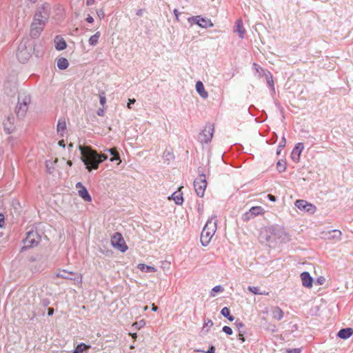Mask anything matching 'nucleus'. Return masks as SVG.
I'll use <instances>...</instances> for the list:
<instances>
[{
  "mask_svg": "<svg viewBox=\"0 0 353 353\" xmlns=\"http://www.w3.org/2000/svg\"><path fill=\"white\" fill-rule=\"evenodd\" d=\"M69 65L68 61L63 57H60L57 60V67L60 70H65Z\"/></svg>",
  "mask_w": 353,
  "mask_h": 353,
  "instance_id": "nucleus-25",
  "label": "nucleus"
},
{
  "mask_svg": "<svg viewBox=\"0 0 353 353\" xmlns=\"http://www.w3.org/2000/svg\"><path fill=\"white\" fill-rule=\"evenodd\" d=\"M213 325V322L210 319H208L205 321V323L203 327V331L205 330V328H208V327H212ZM208 331V329H206V332Z\"/></svg>",
  "mask_w": 353,
  "mask_h": 353,
  "instance_id": "nucleus-36",
  "label": "nucleus"
},
{
  "mask_svg": "<svg viewBox=\"0 0 353 353\" xmlns=\"http://www.w3.org/2000/svg\"><path fill=\"white\" fill-rule=\"evenodd\" d=\"M111 243L114 248L119 250L122 252H125L128 249L122 235L119 232H116L112 236Z\"/></svg>",
  "mask_w": 353,
  "mask_h": 353,
  "instance_id": "nucleus-8",
  "label": "nucleus"
},
{
  "mask_svg": "<svg viewBox=\"0 0 353 353\" xmlns=\"http://www.w3.org/2000/svg\"><path fill=\"white\" fill-rule=\"evenodd\" d=\"M3 89L8 95L12 94L16 90V83L14 81H8L5 82Z\"/></svg>",
  "mask_w": 353,
  "mask_h": 353,
  "instance_id": "nucleus-16",
  "label": "nucleus"
},
{
  "mask_svg": "<svg viewBox=\"0 0 353 353\" xmlns=\"http://www.w3.org/2000/svg\"><path fill=\"white\" fill-rule=\"evenodd\" d=\"M106 102V98L104 95H100V103L103 105Z\"/></svg>",
  "mask_w": 353,
  "mask_h": 353,
  "instance_id": "nucleus-43",
  "label": "nucleus"
},
{
  "mask_svg": "<svg viewBox=\"0 0 353 353\" xmlns=\"http://www.w3.org/2000/svg\"><path fill=\"white\" fill-rule=\"evenodd\" d=\"M266 231L272 235L274 239L280 240L281 242L286 243L290 241V236L285 232L283 228L278 225H272L268 228Z\"/></svg>",
  "mask_w": 353,
  "mask_h": 353,
  "instance_id": "nucleus-5",
  "label": "nucleus"
},
{
  "mask_svg": "<svg viewBox=\"0 0 353 353\" xmlns=\"http://www.w3.org/2000/svg\"><path fill=\"white\" fill-rule=\"evenodd\" d=\"M66 129V123L64 119H59L57 123V132L59 133L61 136L64 131Z\"/></svg>",
  "mask_w": 353,
  "mask_h": 353,
  "instance_id": "nucleus-26",
  "label": "nucleus"
},
{
  "mask_svg": "<svg viewBox=\"0 0 353 353\" xmlns=\"http://www.w3.org/2000/svg\"><path fill=\"white\" fill-rule=\"evenodd\" d=\"M135 102H136V100L134 99H129L128 103L127 105L128 108L131 109L132 108L131 105L134 104Z\"/></svg>",
  "mask_w": 353,
  "mask_h": 353,
  "instance_id": "nucleus-42",
  "label": "nucleus"
},
{
  "mask_svg": "<svg viewBox=\"0 0 353 353\" xmlns=\"http://www.w3.org/2000/svg\"><path fill=\"white\" fill-rule=\"evenodd\" d=\"M283 310L279 307H274L272 310V318L277 321L281 320L283 317Z\"/></svg>",
  "mask_w": 353,
  "mask_h": 353,
  "instance_id": "nucleus-21",
  "label": "nucleus"
},
{
  "mask_svg": "<svg viewBox=\"0 0 353 353\" xmlns=\"http://www.w3.org/2000/svg\"><path fill=\"white\" fill-rule=\"evenodd\" d=\"M18 101L28 108L31 102L30 95L26 92H20L18 95Z\"/></svg>",
  "mask_w": 353,
  "mask_h": 353,
  "instance_id": "nucleus-15",
  "label": "nucleus"
},
{
  "mask_svg": "<svg viewBox=\"0 0 353 353\" xmlns=\"http://www.w3.org/2000/svg\"><path fill=\"white\" fill-rule=\"evenodd\" d=\"M11 119H11V118H10V117H8V121L10 123H11Z\"/></svg>",
  "mask_w": 353,
  "mask_h": 353,
  "instance_id": "nucleus-64",
  "label": "nucleus"
},
{
  "mask_svg": "<svg viewBox=\"0 0 353 353\" xmlns=\"http://www.w3.org/2000/svg\"><path fill=\"white\" fill-rule=\"evenodd\" d=\"M268 197L272 201H276V197L274 195L268 194Z\"/></svg>",
  "mask_w": 353,
  "mask_h": 353,
  "instance_id": "nucleus-52",
  "label": "nucleus"
},
{
  "mask_svg": "<svg viewBox=\"0 0 353 353\" xmlns=\"http://www.w3.org/2000/svg\"><path fill=\"white\" fill-rule=\"evenodd\" d=\"M300 352H301V350L298 349V348L290 349V350H288V353H300Z\"/></svg>",
  "mask_w": 353,
  "mask_h": 353,
  "instance_id": "nucleus-45",
  "label": "nucleus"
},
{
  "mask_svg": "<svg viewBox=\"0 0 353 353\" xmlns=\"http://www.w3.org/2000/svg\"><path fill=\"white\" fill-rule=\"evenodd\" d=\"M223 332H224L228 335H231L232 334V330L229 326H224L223 327Z\"/></svg>",
  "mask_w": 353,
  "mask_h": 353,
  "instance_id": "nucleus-39",
  "label": "nucleus"
},
{
  "mask_svg": "<svg viewBox=\"0 0 353 353\" xmlns=\"http://www.w3.org/2000/svg\"><path fill=\"white\" fill-rule=\"evenodd\" d=\"M97 14L100 19L104 18L105 17L104 11L102 9L97 10Z\"/></svg>",
  "mask_w": 353,
  "mask_h": 353,
  "instance_id": "nucleus-41",
  "label": "nucleus"
},
{
  "mask_svg": "<svg viewBox=\"0 0 353 353\" xmlns=\"http://www.w3.org/2000/svg\"><path fill=\"white\" fill-rule=\"evenodd\" d=\"M28 42V39H23L18 46L17 57L21 63L27 61L31 56L32 48Z\"/></svg>",
  "mask_w": 353,
  "mask_h": 353,
  "instance_id": "nucleus-4",
  "label": "nucleus"
},
{
  "mask_svg": "<svg viewBox=\"0 0 353 353\" xmlns=\"http://www.w3.org/2000/svg\"><path fill=\"white\" fill-rule=\"evenodd\" d=\"M3 223H4V216L2 214H0V228L2 227Z\"/></svg>",
  "mask_w": 353,
  "mask_h": 353,
  "instance_id": "nucleus-48",
  "label": "nucleus"
},
{
  "mask_svg": "<svg viewBox=\"0 0 353 353\" xmlns=\"http://www.w3.org/2000/svg\"><path fill=\"white\" fill-rule=\"evenodd\" d=\"M301 154V152H297L293 149L292 154H291V157H292V160L295 162H299V159H300Z\"/></svg>",
  "mask_w": 353,
  "mask_h": 353,
  "instance_id": "nucleus-33",
  "label": "nucleus"
},
{
  "mask_svg": "<svg viewBox=\"0 0 353 353\" xmlns=\"http://www.w3.org/2000/svg\"><path fill=\"white\" fill-rule=\"evenodd\" d=\"M266 241L267 242H271L272 241V236H267Z\"/></svg>",
  "mask_w": 353,
  "mask_h": 353,
  "instance_id": "nucleus-61",
  "label": "nucleus"
},
{
  "mask_svg": "<svg viewBox=\"0 0 353 353\" xmlns=\"http://www.w3.org/2000/svg\"><path fill=\"white\" fill-rule=\"evenodd\" d=\"M64 143V141H63V140H62V141H60L59 142V144L60 145H61V146H63V147H64V146H65V145H64V143Z\"/></svg>",
  "mask_w": 353,
  "mask_h": 353,
  "instance_id": "nucleus-62",
  "label": "nucleus"
},
{
  "mask_svg": "<svg viewBox=\"0 0 353 353\" xmlns=\"http://www.w3.org/2000/svg\"><path fill=\"white\" fill-rule=\"evenodd\" d=\"M152 311H154V312L157 311V310H158L157 306H156L154 304H152Z\"/></svg>",
  "mask_w": 353,
  "mask_h": 353,
  "instance_id": "nucleus-60",
  "label": "nucleus"
},
{
  "mask_svg": "<svg viewBox=\"0 0 353 353\" xmlns=\"http://www.w3.org/2000/svg\"><path fill=\"white\" fill-rule=\"evenodd\" d=\"M303 148H304L303 143H298L295 145V147L294 148V150L301 153L303 150Z\"/></svg>",
  "mask_w": 353,
  "mask_h": 353,
  "instance_id": "nucleus-37",
  "label": "nucleus"
},
{
  "mask_svg": "<svg viewBox=\"0 0 353 353\" xmlns=\"http://www.w3.org/2000/svg\"><path fill=\"white\" fill-rule=\"evenodd\" d=\"M50 6L47 3L38 8L31 25L30 36L32 38L38 37L43 31L45 23L50 17Z\"/></svg>",
  "mask_w": 353,
  "mask_h": 353,
  "instance_id": "nucleus-2",
  "label": "nucleus"
},
{
  "mask_svg": "<svg viewBox=\"0 0 353 353\" xmlns=\"http://www.w3.org/2000/svg\"><path fill=\"white\" fill-rule=\"evenodd\" d=\"M82 187H84L82 183L81 182H78L77 184H76V188H79V189H81Z\"/></svg>",
  "mask_w": 353,
  "mask_h": 353,
  "instance_id": "nucleus-56",
  "label": "nucleus"
},
{
  "mask_svg": "<svg viewBox=\"0 0 353 353\" xmlns=\"http://www.w3.org/2000/svg\"><path fill=\"white\" fill-rule=\"evenodd\" d=\"M143 10L140 9V10H138L137 12V15L138 16H142L143 14Z\"/></svg>",
  "mask_w": 353,
  "mask_h": 353,
  "instance_id": "nucleus-57",
  "label": "nucleus"
},
{
  "mask_svg": "<svg viewBox=\"0 0 353 353\" xmlns=\"http://www.w3.org/2000/svg\"><path fill=\"white\" fill-rule=\"evenodd\" d=\"M173 200L175 201V203L177 205H181L183 203V196L182 194L178 192H174L172 195Z\"/></svg>",
  "mask_w": 353,
  "mask_h": 353,
  "instance_id": "nucleus-31",
  "label": "nucleus"
},
{
  "mask_svg": "<svg viewBox=\"0 0 353 353\" xmlns=\"http://www.w3.org/2000/svg\"><path fill=\"white\" fill-rule=\"evenodd\" d=\"M90 348V345H85L83 343L79 344L72 353H83L84 350Z\"/></svg>",
  "mask_w": 353,
  "mask_h": 353,
  "instance_id": "nucleus-29",
  "label": "nucleus"
},
{
  "mask_svg": "<svg viewBox=\"0 0 353 353\" xmlns=\"http://www.w3.org/2000/svg\"><path fill=\"white\" fill-rule=\"evenodd\" d=\"M79 196H81L85 201H91L92 198L90 195L88 190L85 187H82L81 189H79L78 191Z\"/></svg>",
  "mask_w": 353,
  "mask_h": 353,
  "instance_id": "nucleus-23",
  "label": "nucleus"
},
{
  "mask_svg": "<svg viewBox=\"0 0 353 353\" xmlns=\"http://www.w3.org/2000/svg\"><path fill=\"white\" fill-rule=\"evenodd\" d=\"M192 20L201 28H207L213 26V23L210 19L200 16L192 17Z\"/></svg>",
  "mask_w": 353,
  "mask_h": 353,
  "instance_id": "nucleus-12",
  "label": "nucleus"
},
{
  "mask_svg": "<svg viewBox=\"0 0 353 353\" xmlns=\"http://www.w3.org/2000/svg\"><path fill=\"white\" fill-rule=\"evenodd\" d=\"M4 129L8 134H10L12 131L11 128L7 127V123H4Z\"/></svg>",
  "mask_w": 353,
  "mask_h": 353,
  "instance_id": "nucleus-46",
  "label": "nucleus"
},
{
  "mask_svg": "<svg viewBox=\"0 0 353 353\" xmlns=\"http://www.w3.org/2000/svg\"><path fill=\"white\" fill-rule=\"evenodd\" d=\"M332 232L334 234L332 238L339 239L341 236V232L339 230H334Z\"/></svg>",
  "mask_w": 353,
  "mask_h": 353,
  "instance_id": "nucleus-40",
  "label": "nucleus"
},
{
  "mask_svg": "<svg viewBox=\"0 0 353 353\" xmlns=\"http://www.w3.org/2000/svg\"><path fill=\"white\" fill-rule=\"evenodd\" d=\"M302 284L306 288H311L312 286L313 279L307 272H303L301 274Z\"/></svg>",
  "mask_w": 353,
  "mask_h": 353,
  "instance_id": "nucleus-14",
  "label": "nucleus"
},
{
  "mask_svg": "<svg viewBox=\"0 0 353 353\" xmlns=\"http://www.w3.org/2000/svg\"><path fill=\"white\" fill-rule=\"evenodd\" d=\"M214 132V127L212 124L205 125L202 132L199 134L198 139L201 143H208L211 141Z\"/></svg>",
  "mask_w": 353,
  "mask_h": 353,
  "instance_id": "nucleus-9",
  "label": "nucleus"
},
{
  "mask_svg": "<svg viewBox=\"0 0 353 353\" xmlns=\"http://www.w3.org/2000/svg\"><path fill=\"white\" fill-rule=\"evenodd\" d=\"M325 281V279L323 277H320L317 279V282L319 285H322L323 283V281Z\"/></svg>",
  "mask_w": 353,
  "mask_h": 353,
  "instance_id": "nucleus-53",
  "label": "nucleus"
},
{
  "mask_svg": "<svg viewBox=\"0 0 353 353\" xmlns=\"http://www.w3.org/2000/svg\"><path fill=\"white\" fill-rule=\"evenodd\" d=\"M85 20L88 23H92L94 21L93 17L90 15H88Z\"/></svg>",
  "mask_w": 353,
  "mask_h": 353,
  "instance_id": "nucleus-50",
  "label": "nucleus"
},
{
  "mask_svg": "<svg viewBox=\"0 0 353 353\" xmlns=\"http://www.w3.org/2000/svg\"><path fill=\"white\" fill-rule=\"evenodd\" d=\"M69 165H72V162L70 161H68V163H67Z\"/></svg>",
  "mask_w": 353,
  "mask_h": 353,
  "instance_id": "nucleus-63",
  "label": "nucleus"
},
{
  "mask_svg": "<svg viewBox=\"0 0 353 353\" xmlns=\"http://www.w3.org/2000/svg\"><path fill=\"white\" fill-rule=\"evenodd\" d=\"M216 230V220L214 219V217H211L208 220L201 234V243L202 245L207 246L210 243Z\"/></svg>",
  "mask_w": 353,
  "mask_h": 353,
  "instance_id": "nucleus-3",
  "label": "nucleus"
},
{
  "mask_svg": "<svg viewBox=\"0 0 353 353\" xmlns=\"http://www.w3.org/2000/svg\"><path fill=\"white\" fill-rule=\"evenodd\" d=\"M79 150L81 160L89 171L92 169H98L99 164L108 159V155L105 153L99 154L90 146L79 145Z\"/></svg>",
  "mask_w": 353,
  "mask_h": 353,
  "instance_id": "nucleus-1",
  "label": "nucleus"
},
{
  "mask_svg": "<svg viewBox=\"0 0 353 353\" xmlns=\"http://www.w3.org/2000/svg\"><path fill=\"white\" fill-rule=\"evenodd\" d=\"M282 142H283V144L279 145L280 148H283L285 145L286 140L284 137L282 138Z\"/></svg>",
  "mask_w": 353,
  "mask_h": 353,
  "instance_id": "nucleus-55",
  "label": "nucleus"
},
{
  "mask_svg": "<svg viewBox=\"0 0 353 353\" xmlns=\"http://www.w3.org/2000/svg\"><path fill=\"white\" fill-rule=\"evenodd\" d=\"M174 14L176 18L178 19L179 15V12L176 9L174 10Z\"/></svg>",
  "mask_w": 353,
  "mask_h": 353,
  "instance_id": "nucleus-58",
  "label": "nucleus"
},
{
  "mask_svg": "<svg viewBox=\"0 0 353 353\" xmlns=\"http://www.w3.org/2000/svg\"><path fill=\"white\" fill-rule=\"evenodd\" d=\"M238 339L239 341H241V342H244L245 341V339L243 337V333L239 330V335H238Z\"/></svg>",
  "mask_w": 353,
  "mask_h": 353,
  "instance_id": "nucleus-44",
  "label": "nucleus"
},
{
  "mask_svg": "<svg viewBox=\"0 0 353 353\" xmlns=\"http://www.w3.org/2000/svg\"><path fill=\"white\" fill-rule=\"evenodd\" d=\"M55 48L58 50H64L67 45L65 41L60 36H57L54 39Z\"/></svg>",
  "mask_w": 353,
  "mask_h": 353,
  "instance_id": "nucleus-19",
  "label": "nucleus"
},
{
  "mask_svg": "<svg viewBox=\"0 0 353 353\" xmlns=\"http://www.w3.org/2000/svg\"><path fill=\"white\" fill-rule=\"evenodd\" d=\"M295 205L299 210L313 214L316 211V207L305 200H297Z\"/></svg>",
  "mask_w": 353,
  "mask_h": 353,
  "instance_id": "nucleus-10",
  "label": "nucleus"
},
{
  "mask_svg": "<svg viewBox=\"0 0 353 353\" xmlns=\"http://www.w3.org/2000/svg\"><path fill=\"white\" fill-rule=\"evenodd\" d=\"M248 290L254 294H262L263 293L259 291V288L254 286H249Z\"/></svg>",
  "mask_w": 353,
  "mask_h": 353,
  "instance_id": "nucleus-35",
  "label": "nucleus"
},
{
  "mask_svg": "<svg viewBox=\"0 0 353 353\" xmlns=\"http://www.w3.org/2000/svg\"><path fill=\"white\" fill-rule=\"evenodd\" d=\"M196 90L202 98L206 99L208 97V92L205 90L204 85L201 81H199L196 83Z\"/></svg>",
  "mask_w": 353,
  "mask_h": 353,
  "instance_id": "nucleus-20",
  "label": "nucleus"
},
{
  "mask_svg": "<svg viewBox=\"0 0 353 353\" xmlns=\"http://www.w3.org/2000/svg\"><path fill=\"white\" fill-rule=\"evenodd\" d=\"M194 186L196 194L202 197L204 195V192L207 186V181L205 179V175L202 174H200L194 181Z\"/></svg>",
  "mask_w": 353,
  "mask_h": 353,
  "instance_id": "nucleus-7",
  "label": "nucleus"
},
{
  "mask_svg": "<svg viewBox=\"0 0 353 353\" xmlns=\"http://www.w3.org/2000/svg\"><path fill=\"white\" fill-rule=\"evenodd\" d=\"M28 108L18 101L17 105L15 108V113L19 119H23L28 111Z\"/></svg>",
  "mask_w": 353,
  "mask_h": 353,
  "instance_id": "nucleus-13",
  "label": "nucleus"
},
{
  "mask_svg": "<svg viewBox=\"0 0 353 353\" xmlns=\"http://www.w3.org/2000/svg\"><path fill=\"white\" fill-rule=\"evenodd\" d=\"M267 83H268V85L271 88V89L273 91H274V81H273V79H272V76L267 78Z\"/></svg>",
  "mask_w": 353,
  "mask_h": 353,
  "instance_id": "nucleus-38",
  "label": "nucleus"
},
{
  "mask_svg": "<svg viewBox=\"0 0 353 353\" xmlns=\"http://www.w3.org/2000/svg\"><path fill=\"white\" fill-rule=\"evenodd\" d=\"M139 269L144 272H154L156 269L154 267L149 266L145 264H139Z\"/></svg>",
  "mask_w": 353,
  "mask_h": 353,
  "instance_id": "nucleus-30",
  "label": "nucleus"
},
{
  "mask_svg": "<svg viewBox=\"0 0 353 353\" xmlns=\"http://www.w3.org/2000/svg\"><path fill=\"white\" fill-rule=\"evenodd\" d=\"M353 334V330L352 328H343L339 330L337 336L343 339H347Z\"/></svg>",
  "mask_w": 353,
  "mask_h": 353,
  "instance_id": "nucleus-18",
  "label": "nucleus"
},
{
  "mask_svg": "<svg viewBox=\"0 0 353 353\" xmlns=\"http://www.w3.org/2000/svg\"><path fill=\"white\" fill-rule=\"evenodd\" d=\"M104 152H109L110 154L112 156V157L110 159V161H116V160H119V161H121L119 154L117 152L116 148H107V149L104 150Z\"/></svg>",
  "mask_w": 353,
  "mask_h": 353,
  "instance_id": "nucleus-22",
  "label": "nucleus"
},
{
  "mask_svg": "<svg viewBox=\"0 0 353 353\" xmlns=\"http://www.w3.org/2000/svg\"><path fill=\"white\" fill-rule=\"evenodd\" d=\"M223 290L224 289L223 287H221V285H216L212 289L210 296L214 297L216 296V293L222 292H223Z\"/></svg>",
  "mask_w": 353,
  "mask_h": 353,
  "instance_id": "nucleus-32",
  "label": "nucleus"
},
{
  "mask_svg": "<svg viewBox=\"0 0 353 353\" xmlns=\"http://www.w3.org/2000/svg\"><path fill=\"white\" fill-rule=\"evenodd\" d=\"M100 37H101L100 32H97L94 34L92 35L90 37V39L88 40L89 44L90 46H95L98 43Z\"/></svg>",
  "mask_w": 353,
  "mask_h": 353,
  "instance_id": "nucleus-27",
  "label": "nucleus"
},
{
  "mask_svg": "<svg viewBox=\"0 0 353 353\" xmlns=\"http://www.w3.org/2000/svg\"><path fill=\"white\" fill-rule=\"evenodd\" d=\"M57 276L70 280L76 279L75 274L73 272H69L65 270H63L62 272L58 273Z\"/></svg>",
  "mask_w": 353,
  "mask_h": 353,
  "instance_id": "nucleus-24",
  "label": "nucleus"
},
{
  "mask_svg": "<svg viewBox=\"0 0 353 353\" xmlns=\"http://www.w3.org/2000/svg\"><path fill=\"white\" fill-rule=\"evenodd\" d=\"M94 3V0H86V5L90 6Z\"/></svg>",
  "mask_w": 353,
  "mask_h": 353,
  "instance_id": "nucleus-54",
  "label": "nucleus"
},
{
  "mask_svg": "<svg viewBox=\"0 0 353 353\" xmlns=\"http://www.w3.org/2000/svg\"><path fill=\"white\" fill-rule=\"evenodd\" d=\"M53 313H54V309H53V308H52V307H49V308L48 309V314L49 316H51V315H52V314H53Z\"/></svg>",
  "mask_w": 353,
  "mask_h": 353,
  "instance_id": "nucleus-51",
  "label": "nucleus"
},
{
  "mask_svg": "<svg viewBox=\"0 0 353 353\" xmlns=\"http://www.w3.org/2000/svg\"><path fill=\"white\" fill-rule=\"evenodd\" d=\"M97 114H98V115H99V116H103V110H101V109L98 110V111H97Z\"/></svg>",
  "mask_w": 353,
  "mask_h": 353,
  "instance_id": "nucleus-59",
  "label": "nucleus"
},
{
  "mask_svg": "<svg viewBox=\"0 0 353 353\" xmlns=\"http://www.w3.org/2000/svg\"><path fill=\"white\" fill-rule=\"evenodd\" d=\"M234 31L239 34L240 38H244L245 30L243 26V21L241 19L236 21Z\"/></svg>",
  "mask_w": 353,
  "mask_h": 353,
  "instance_id": "nucleus-17",
  "label": "nucleus"
},
{
  "mask_svg": "<svg viewBox=\"0 0 353 353\" xmlns=\"http://www.w3.org/2000/svg\"><path fill=\"white\" fill-rule=\"evenodd\" d=\"M236 325L240 330L241 328L244 327V324L241 321H236Z\"/></svg>",
  "mask_w": 353,
  "mask_h": 353,
  "instance_id": "nucleus-47",
  "label": "nucleus"
},
{
  "mask_svg": "<svg viewBox=\"0 0 353 353\" xmlns=\"http://www.w3.org/2000/svg\"><path fill=\"white\" fill-rule=\"evenodd\" d=\"M263 212L264 210L261 206L252 207L250 209L249 212L243 214V219L244 221H248L250 219L255 217L256 216L263 214Z\"/></svg>",
  "mask_w": 353,
  "mask_h": 353,
  "instance_id": "nucleus-11",
  "label": "nucleus"
},
{
  "mask_svg": "<svg viewBox=\"0 0 353 353\" xmlns=\"http://www.w3.org/2000/svg\"><path fill=\"white\" fill-rule=\"evenodd\" d=\"M221 314L227 318L229 321H233L234 320V317L230 314V310L228 307H224L222 308L221 311Z\"/></svg>",
  "mask_w": 353,
  "mask_h": 353,
  "instance_id": "nucleus-28",
  "label": "nucleus"
},
{
  "mask_svg": "<svg viewBox=\"0 0 353 353\" xmlns=\"http://www.w3.org/2000/svg\"><path fill=\"white\" fill-rule=\"evenodd\" d=\"M276 168L279 170V172H283L286 169L285 163L283 161H278L276 163Z\"/></svg>",
  "mask_w": 353,
  "mask_h": 353,
  "instance_id": "nucleus-34",
  "label": "nucleus"
},
{
  "mask_svg": "<svg viewBox=\"0 0 353 353\" xmlns=\"http://www.w3.org/2000/svg\"><path fill=\"white\" fill-rule=\"evenodd\" d=\"M40 241V236L39 234L33 230L27 232L26 237L23 240L24 246L22 249H27L36 246Z\"/></svg>",
  "mask_w": 353,
  "mask_h": 353,
  "instance_id": "nucleus-6",
  "label": "nucleus"
},
{
  "mask_svg": "<svg viewBox=\"0 0 353 353\" xmlns=\"http://www.w3.org/2000/svg\"><path fill=\"white\" fill-rule=\"evenodd\" d=\"M206 353H215V347L214 346L210 347Z\"/></svg>",
  "mask_w": 353,
  "mask_h": 353,
  "instance_id": "nucleus-49",
  "label": "nucleus"
}]
</instances>
